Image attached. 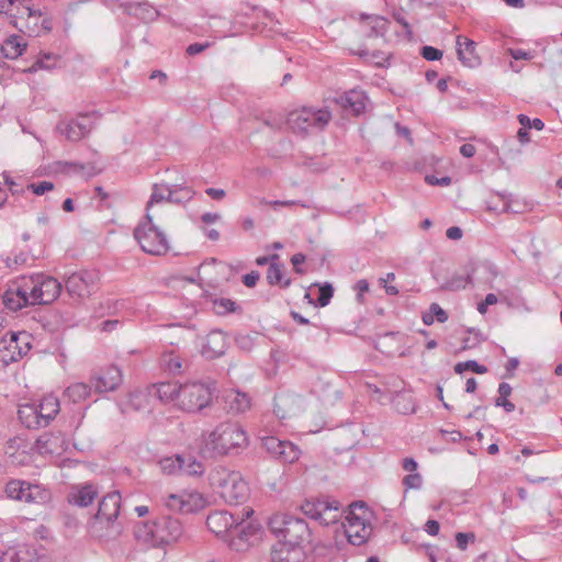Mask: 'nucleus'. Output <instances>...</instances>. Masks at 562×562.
<instances>
[{
    "instance_id": "59",
    "label": "nucleus",
    "mask_w": 562,
    "mask_h": 562,
    "mask_svg": "<svg viewBox=\"0 0 562 562\" xmlns=\"http://www.w3.org/2000/svg\"><path fill=\"white\" fill-rule=\"evenodd\" d=\"M420 55L423 58L429 61L439 60L442 57V50L434 47V46H423L420 49Z\"/></svg>"
},
{
    "instance_id": "64",
    "label": "nucleus",
    "mask_w": 562,
    "mask_h": 562,
    "mask_svg": "<svg viewBox=\"0 0 562 562\" xmlns=\"http://www.w3.org/2000/svg\"><path fill=\"white\" fill-rule=\"evenodd\" d=\"M355 290L357 291V301L363 303V295L369 291V282L366 279L358 280L355 284Z\"/></svg>"
},
{
    "instance_id": "26",
    "label": "nucleus",
    "mask_w": 562,
    "mask_h": 562,
    "mask_svg": "<svg viewBox=\"0 0 562 562\" xmlns=\"http://www.w3.org/2000/svg\"><path fill=\"white\" fill-rule=\"evenodd\" d=\"M368 98L363 91L352 89L336 99V102L345 110H350L353 115L363 113L367 106Z\"/></svg>"
},
{
    "instance_id": "33",
    "label": "nucleus",
    "mask_w": 562,
    "mask_h": 562,
    "mask_svg": "<svg viewBox=\"0 0 562 562\" xmlns=\"http://www.w3.org/2000/svg\"><path fill=\"white\" fill-rule=\"evenodd\" d=\"M26 49V43L18 35H11L1 45V55L7 59H16Z\"/></svg>"
},
{
    "instance_id": "2",
    "label": "nucleus",
    "mask_w": 562,
    "mask_h": 562,
    "mask_svg": "<svg viewBox=\"0 0 562 562\" xmlns=\"http://www.w3.org/2000/svg\"><path fill=\"white\" fill-rule=\"evenodd\" d=\"M268 527L271 533L279 539V541L292 544L293 547H301L311 543L312 532L307 522L289 514H276L269 521Z\"/></svg>"
},
{
    "instance_id": "8",
    "label": "nucleus",
    "mask_w": 562,
    "mask_h": 562,
    "mask_svg": "<svg viewBox=\"0 0 562 562\" xmlns=\"http://www.w3.org/2000/svg\"><path fill=\"white\" fill-rule=\"evenodd\" d=\"M134 237L147 254L159 256L169 249L166 235L153 224L149 213H146V221L134 229Z\"/></svg>"
},
{
    "instance_id": "36",
    "label": "nucleus",
    "mask_w": 562,
    "mask_h": 562,
    "mask_svg": "<svg viewBox=\"0 0 562 562\" xmlns=\"http://www.w3.org/2000/svg\"><path fill=\"white\" fill-rule=\"evenodd\" d=\"M181 391L182 384H178L176 382H161L156 385L157 396L162 402H170L177 398L179 404Z\"/></svg>"
},
{
    "instance_id": "61",
    "label": "nucleus",
    "mask_w": 562,
    "mask_h": 562,
    "mask_svg": "<svg viewBox=\"0 0 562 562\" xmlns=\"http://www.w3.org/2000/svg\"><path fill=\"white\" fill-rule=\"evenodd\" d=\"M393 19L403 26V29L405 30L406 34L408 36H412L413 32H412V27H411V24L408 23V21L406 20L405 18V13L403 10H398V11H394L393 14H392Z\"/></svg>"
},
{
    "instance_id": "32",
    "label": "nucleus",
    "mask_w": 562,
    "mask_h": 562,
    "mask_svg": "<svg viewBox=\"0 0 562 562\" xmlns=\"http://www.w3.org/2000/svg\"><path fill=\"white\" fill-rule=\"evenodd\" d=\"M18 417L29 429H40L44 427V425H42V418H40L36 404L20 405L18 409Z\"/></svg>"
},
{
    "instance_id": "47",
    "label": "nucleus",
    "mask_w": 562,
    "mask_h": 562,
    "mask_svg": "<svg viewBox=\"0 0 562 562\" xmlns=\"http://www.w3.org/2000/svg\"><path fill=\"white\" fill-rule=\"evenodd\" d=\"M169 192L170 186L167 184H154L153 192L149 201L147 202V213L151 210V207L161 202H169Z\"/></svg>"
},
{
    "instance_id": "41",
    "label": "nucleus",
    "mask_w": 562,
    "mask_h": 562,
    "mask_svg": "<svg viewBox=\"0 0 562 562\" xmlns=\"http://www.w3.org/2000/svg\"><path fill=\"white\" fill-rule=\"evenodd\" d=\"M26 496L24 497L25 503H35V504H44L49 501L50 493L45 487L29 483V486H25Z\"/></svg>"
},
{
    "instance_id": "14",
    "label": "nucleus",
    "mask_w": 562,
    "mask_h": 562,
    "mask_svg": "<svg viewBox=\"0 0 562 562\" xmlns=\"http://www.w3.org/2000/svg\"><path fill=\"white\" fill-rule=\"evenodd\" d=\"M237 513L227 510H214L206 518V526L217 537L224 538L229 542L234 526L236 524Z\"/></svg>"
},
{
    "instance_id": "19",
    "label": "nucleus",
    "mask_w": 562,
    "mask_h": 562,
    "mask_svg": "<svg viewBox=\"0 0 562 562\" xmlns=\"http://www.w3.org/2000/svg\"><path fill=\"white\" fill-rule=\"evenodd\" d=\"M99 491L92 483L77 484L71 486L67 494L69 504L85 508L91 505L98 497Z\"/></svg>"
},
{
    "instance_id": "12",
    "label": "nucleus",
    "mask_w": 562,
    "mask_h": 562,
    "mask_svg": "<svg viewBox=\"0 0 562 562\" xmlns=\"http://www.w3.org/2000/svg\"><path fill=\"white\" fill-rule=\"evenodd\" d=\"M261 447L273 459L281 463H293L299 460L301 450L288 440H280L273 436L261 438Z\"/></svg>"
},
{
    "instance_id": "27",
    "label": "nucleus",
    "mask_w": 562,
    "mask_h": 562,
    "mask_svg": "<svg viewBox=\"0 0 562 562\" xmlns=\"http://www.w3.org/2000/svg\"><path fill=\"white\" fill-rule=\"evenodd\" d=\"M0 562H38V553L34 547L22 544L8 549L0 557Z\"/></svg>"
},
{
    "instance_id": "57",
    "label": "nucleus",
    "mask_w": 562,
    "mask_h": 562,
    "mask_svg": "<svg viewBox=\"0 0 562 562\" xmlns=\"http://www.w3.org/2000/svg\"><path fill=\"white\" fill-rule=\"evenodd\" d=\"M403 485L406 490H419L423 485V477L419 473H411L403 477Z\"/></svg>"
},
{
    "instance_id": "9",
    "label": "nucleus",
    "mask_w": 562,
    "mask_h": 562,
    "mask_svg": "<svg viewBox=\"0 0 562 562\" xmlns=\"http://www.w3.org/2000/svg\"><path fill=\"white\" fill-rule=\"evenodd\" d=\"M213 390L212 384L202 382L182 384L179 407L189 413L200 412L211 403Z\"/></svg>"
},
{
    "instance_id": "46",
    "label": "nucleus",
    "mask_w": 562,
    "mask_h": 562,
    "mask_svg": "<svg viewBox=\"0 0 562 562\" xmlns=\"http://www.w3.org/2000/svg\"><path fill=\"white\" fill-rule=\"evenodd\" d=\"M181 462H183V454H176L166 457L159 461V467L162 473L167 475L180 474Z\"/></svg>"
},
{
    "instance_id": "4",
    "label": "nucleus",
    "mask_w": 562,
    "mask_h": 562,
    "mask_svg": "<svg viewBox=\"0 0 562 562\" xmlns=\"http://www.w3.org/2000/svg\"><path fill=\"white\" fill-rule=\"evenodd\" d=\"M370 510L363 502H355L349 506V512L341 522L348 542L353 546L364 544L372 533L369 521Z\"/></svg>"
},
{
    "instance_id": "62",
    "label": "nucleus",
    "mask_w": 562,
    "mask_h": 562,
    "mask_svg": "<svg viewBox=\"0 0 562 562\" xmlns=\"http://www.w3.org/2000/svg\"><path fill=\"white\" fill-rule=\"evenodd\" d=\"M507 53L515 59V60H530L533 58V54L528 50H524L520 48H508Z\"/></svg>"
},
{
    "instance_id": "54",
    "label": "nucleus",
    "mask_w": 562,
    "mask_h": 562,
    "mask_svg": "<svg viewBox=\"0 0 562 562\" xmlns=\"http://www.w3.org/2000/svg\"><path fill=\"white\" fill-rule=\"evenodd\" d=\"M467 370H471L477 374H484L487 372V368L477 363L475 360H468L464 362H458L454 366V372L458 374L463 373Z\"/></svg>"
},
{
    "instance_id": "17",
    "label": "nucleus",
    "mask_w": 562,
    "mask_h": 562,
    "mask_svg": "<svg viewBox=\"0 0 562 562\" xmlns=\"http://www.w3.org/2000/svg\"><path fill=\"white\" fill-rule=\"evenodd\" d=\"M27 13H18V16L11 20V25L14 26L22 33H26L30 36L40 35V21L44 15V12L40 9H33L29 4Z\"/></svg>"
},
{
    "instance_id": "42",
    "label": "nucleus",
    "mask_w": 562,
    "mask_h": 562,
    "mask_svg": "<svg viewBox=\"0 0 562 562\" xmlns=\"http://www.w3.org/2000/svg\"><path fill=\"white\" fill-rule=\"evenodd\" d=\"M181 475L198 477L205 471L204 464L192 456H183V462H181Z\"/></svg>"
},
{
    "instance_id": "30",
    "label": "nucleus",
    "mask_w": 562,
    "mask_h": 562,
    "mask_svg": "<svg viewBox=\"0 0 562 562\" xmlns=\"http://www.w3.org/2000/svg\"><path fill=\"white\" fill-rule=\"evenodd\" d=\"M36 408H37L40 418H42V425H44V427H46L59 413L60 405H59L58 398L50 394V395L44 396L41 400V402L38 404H36Z\"/></svg>"
},
{
    "instance_id": "25",
    "label": "nucleus",
    "mask_w": 562,
    "mask_h": 562,
    "mask_svg": "<svg viewBox=\"0 0 562 562\" xmlns=\"http://www.w3.org/2000/svg\"><path fill=\"white\" fill-rule=\"evenodd\" d=\"M123 11L131 16L137 18L145 23L153 22L159 16V11L148 1H127L121 4Z\"/></svg>"
},
{
    "instance_id": "44",
    "label": "nucleus",
    "mask_w": 562,
    "mask_h": 562,
    "mask_svg": "<svg viewBox=\"0 0 562 562\" xmlns=\"http://www.w3.org/2000/svg\"><path fill=\"white\" fill-rule=\"evenodd\" d=\"M3 303L7 308L13 312H16L25 306L31 305L27 299L20 295V293L14 288H11L8 291H5L3 295Z\"/></svg>"
},
{
    "instance_id": "7",
    "label": "nucleus",
    "mask_w": 562,
    "mask_h": 562,
    "mask_svg": "<svg viewBox=\"0 0 562 562\" xmlns=\"http://www.w3.org/2000/svg\"><path fill=\"white\" fill-rule=\"evenodd\" d=\"M301 509L304 515L323 526L337 524L342 515L341 504L329 496L308 498L301 505Z\"/></svg>"
},
{
    "instance_id": "1",
    "label": "nucleus",
    "mask_w": 562,
    "mask_h": 562,
    "mask_svg": "<svg viewBox=\"0 0 562 562\" xmlns=\"http://www.w3.org/2000/svg\"><path fill=\"white\" fill-rule=\"evenodd\" d=\"M121 508V495L112 492L102 497L97 514L89 521V531L97 538H111L121 533L122 525L116 522Z\"/></svg>"
},
{
    "instance_id": "34",
    "label": "nucleus",
    "mask_w": 562,
    "mask_h": 562,
    "mask_svg": "<svg viewBox=\"0 0 562 562\" xmlns=\"http://www.w3.org/2000/svg\"><path fill=\"white\" fill-rule=\"evenodd\" d=\"M27 13V0H0V15H4L9 23L18 16V13Z\"/></svg>"
},
{
    "instance_id": "5",
    "label": "nucleus",
    "mask_w": 562,
    "mask_h": 562,
    "mask_svg": "<svg viewBox=\"0 0 562 562\" xmlns=\"http://www.w3.org/2000/svg\"><path fill=\"white\" fill-rule=\"evenodd\" d=\"M205 441L215 452L228 454L246 447L248 437L238 424L223 423L209 434Z\"/></svg>"
},
{
    "instance_id": "37",
    "label": "nucleus",
    "mask_w": 562,
    "mask_h": 562,
    "mask_svg": "<svg viewBox=\"0 0 562 562\" xmlns=\"http://www.w3.org/2000/svg\"><path fill=\"white\" fill-rule=\"evenodd\" d=\"M160 366L172 374H179L183 371V360L175 350L166 351L161 355Z\"/></svg>"
},
{
    "instance_id": "38",
    "label": "nucleus",
    "mask_w": 562,
    "mask_h": 562,
    "mask_svg": "<svg viewBox=\"0 0 562 562\" xmlns=\"http://www.w3.org/2000/svg\"><path fill=\"white\" fill-rule=\"evenodd\" d=\"M30 336L26 333H10L9 345L5 346L7 349L14 350L18 349V358H22L31 348Z\"/></svg>"
},
{
    "instance_id": "31",
    "label": "nucleus",
    "mask_w": 562,
    "mask_h": 562,
    "mask_svg": "<svg viewBox=\"0 0 562 562\" xmlns=\"http://www.w3.org/2000/svg\"><path fill=\"white\" fill-rule=\"evenodd\" d=\"M37 282H40V273L27 277L23 276L16 281L14 289L20 293V295L27 299L31 305H35L37 297Z\"/></svg>"
},
{
    "instance_id": "28",
    "label": "nucleus",
    "mask_w": 562,
    "mask_h": 562,
    "mask_svg": "<svg viewBox=\"0 0 562 562\" xmlns=\"http://www.w3.org/2000/svg\"><path fill=\"white\" fill-rule=\"evenodd\" d=\"M33 449L40 454H59L64 450V440L54 434L44 432L35 440Z\"/></svg>"
},
{
    "instance_id": "13",
    "label": "nucleus",
    "mask_w": 562,
    "mask_h": 562,
    "mask_svg": "<svg viewBox=\"0 0 562 562\" xmlns=\"http://www.w3.org/2000/svg\"><path fill=\"white\" fill-rule=\"evenodd\" d=\"M57 131L70 142H78L86 137L93 128V120L89 114H80L57 124Z\"/></svg>"
},
{
    "instance_id": "16",
    "label": "nucleus",
    "mask_w": 562,
    "mask_h": 562,
    "mask_svg": "<svg viewBox=\"0 0 562 562\" xmlns=\"http://www.w3.org/2000/svg\"><path fill=\"white\" fill-rule=\"evenodd\" d=\"M254 510L251 508L241 509L237 513L236 524L232 533L229 544L239 549V542H248L249 538L255 536L258 527L249 520Z\"/></svg>"
},
{
    "instance_id": "51",
    "label": "nucleus",
    "mask_w": 562,
    "mask_h": 562,
    "mask_svg": "<svg viewBox=\"0 0 562 562\" xmlns=\"http://www.w3.org/2000/svg\"><path fill=\"white\" fill-rule=\"evenodd\" d=\"M60 58L54 54H42L36 61L27 69L29 72H35L37 69L50 70L57 66Z\"/></svg>"
},
{
    "instance_id": "40",
    "label": "nucleus",
    "mask_w": 562,
    "mask_h": 562,
    "mask_svg": "<svg viewBox=\"0 0 562 562\" xmlns=\"http://www.w3.org/2000/svg\"><path fill=\"white\" fill-rule=\"evenodd\" d=\"M194 191L187 186L172 184L170 186L169 203L184 204L192 200Z\"/></svg>"
},
{
    "instance_id": "48",
    "label": "nucleus",
    "mask_w": 562,
    "mask_h": 562,
    "mask_svg": "<svg viewBox=\"0 0 562 562\" xmlns=\"http://www.w3.org/2000/svg\"><path fill=\"white\" fill-rule=\"evenodd\" d=\"M435 319L439 323H445L448 319L447 312L438 303H431L429 310L423 314L425 325L429 326L434 324Z\"/></svg>"
},
{
    "instance_id": "55",
    "label": "nucleus",
    "mask_w": 562,
    "mask_h": 562,
    "mask_svg": "<svg viewBox=\"0 0 562 562\" xmlns=\"http://www.w3.org/2000/svg\"><path fill=\"white\" fill-rule=\"evenodd\" d=\"M333 295H334L333 285L328 282L324 283L323 285L319 286L316 305L322 306V307L328 305Z\"/></svg>"
},
{
    "instance_id": "35",
    "label": "nucleus",
    "mask_w": 562,
    "mask_h": 562,
    "mask_svg": "<svg viewBox=\"0 0 562 562\" xmlns=\"http://www.w3.org/2000/svg\"><path fill=\"white\" fill-rule=\"evenodd\" d=\"M296 398L288 394H279L274 397L273 413L279 419H285L294 414L293 405Z\"/></svg>"
},
{
    "instance_id": "53",
    "label": "nucleus",
    "mask_w": 562,
    "mask_h": 562,
    "mask_svg": "<svg viewBox=\"0 0 562 562\" xmlns=\"http://www.w3.org/2000/svg\"><path fill=\"white\" fill-rule=\"evenodd\" d=\"M394 404L401 414H408L415 412V403L411 395L397 394L394 398Z\"/></svg>"
},
{
    "instance_id": "21",
    "label": "nucleus",
    "mask_w": 562,
    "mask_h": 562,
    "mask_svg": "<svg viewBox=\"0 0 562 562\" xmlns=\"http://www.w3.org/2000/svg\"><path fill=\"white\" fill-rule=\"evenodd\" d=\"M305 549L278 541L271 550L272 562H304Z\"/></svg>"
},
{
    "instance_id": "45",
    "label": "nucleus",
    "mask_w": 562,
    "mask_h": 562,
    "mask_svg": "<svg viewBox=\"0 0 562 562\" xmlns=\"http://www.w3.org/2000/svg\"><path fill=\"white\" fill-rule=\"evenodd\" d=\"M472 272L473 269L468 271L465 274H453L441 285V289L446 291H459L465 289V286L472 282Z\"/></svg>"
},
{
    "instance_id": "58",
    "label": "nucleus",
    "mask_w": 562,
    "mask_h": 562,
    "mask_svg": "<svg viewBox=\"0 0 562 562\" xmlns=\"http://www.w3.org/2000/svg\"><path fill=\"white\" fill-rule=\"evenodd\" d=\"M30 260V256L25 251H20L14 254L13 256H9L5 260L7 267L16 268L19 266L26 265Z\"/></svg>"
},
{
    "instance_id": "6",
    "label": "nucleus",
    "mask_w": 562,
    "mask_h": 562,
    "mask_svg": "<svg viewBox=\"0 0 562 562\" xmlns=\"http://www.w3.org/2000/svg\"><path fill=\"white\" fill-rule=\"evenodd\" d=\"M211 481L221 497L228 504H240L249 495L248 484L238 472L217 471L212 475Z\"/></svg>"
},
{
    "instance_id": "24",
    "label": "nucleus",
    "mask_w": 562,
    "mask_h": 562,
    "mask_svg": "<svg viewBox=\"0 0 562 562\" xmlns=\"http://www.w3.org/2000/svg\"><path fill=\"white\" fill-rule=\"evenodd\" d=\"M360 20L361 32L368 38L384 36L387 32L389 21L381 15L362 13Z\"/></svg>"
},
{
    "instance_id": "11",
    "label": "nucleus",
    "mask_w": 562,
    "mask_h": 562,
    "mask_svg": "<svg viewBox=\"0 0 562 562\" xmlns=\"http://www.w3.org/2000/svg\"><path fill=\"white\" fill-rule=\"evenodd\" d=\"M206 504L203 495L196 491H182L176 494H168L164 497V505L171 512L180 514H193Z\"/></svg>"
},
{
    "instance_id": "3",
    "label": "nucleus",
    "mask_w": 562,
    "mask_h": 562,
    "mask_svg": "<svg viewBox=\"0 0 562 562\" xmlns=\"http://www.w3.org/2000/svg\"><path fill=\"white\" fill-rule=\"evenodd\" d=\"M138 539L154 547L172 544L183 536V527L178 518L161 516L151 522H145L135 531Z\"/></svg>"
},
{
    "instance_id": "56",
    "label": "nucleus",
    "mask_w": 562,
    "mask_h": 562,
    "mask_svg": "<svg viewBox=\"0 0 562 562\" xmlns=\"http://www.w3.org/2000/svg\"><path fill=\"white\" fill-rule=\"evenodd\" d=\"M517 120L518 122L521 124V126L526 127V128H535L537 131H541L543 130L544 127V123L542 120L540 119H533L531 120L528 115L526 114H519L517 116Z\"/></svg>"
},
{
    "instance_id": "39",
    "label": "nucleus",
    "mask_w": 562,
    "mask_h": 562,
    "mask_svg": "<svg viewBox=\"0 0 562 562\" xmlns=\"http://www.w3.org/2000/svg\"><path fill=\"white\" fill-rule=\"evenodd\" d=\"M267 281L270 285H279L286 289L291 285V279L284 278L283 266L278 261L271 262L267 270Z\"/></svg>"
},
{
    "instance_id": "60",
    "label": "nucleus",
    "mask_w": 562,
    "mask_h": 562,
    "mask_svg": "<svg viewBox=\"0 0 562 562\" xmlns=\"http://www.w3.org/2000/svg\"><path fill=\"white\" fill-rule=\"evenodd\" d=\"M27 189L32 190V192L36 195H42L48 191H52L54 189V183L50 181L31 183L27 186Z\"/></svg>"
},
{
    "instance_id": "43",
    "label": "nucleus",
    "mask_w": 562,
    "mask_h": 562,
    "mask_svg": "<svg viewBox=\"0 0 562 562\" xmlns=\"http://www.w3.org/2000/svg\"><path fill=\"white\" fill-rule=\"evenodd\" d=\"M91 392V386L86 383H74L65 390V396L72 403L85 401Z\"/></svg>"
},
{
    "instance_id": "22",
    "label": "nucleus",
    "mask_w": 562,
    "mask_h": 562,
    "mask_svg": "<svg viewBox=\"0 0 562 562\" xmlns=\"http://www.w3.org/2000/svg\"><path fill=\"white\" fill-rule=\"evenodd\" d=\"M457 54L463 66L475 68L481 64L479 55L475 53L476 43L462 35L457 36Z\"/></svg>"
},
{
    "instance_id": "23",
    "label": "nucleus",
    "mask_w": 562,
    "mask_h": 562,
    "mask_svg": "<svg viewBox=\"0 0 562 562\" xmlns=\"http://www.w3.org/2000/svg\"><path fill=\"white\" fill-rule=\"evenodd\" d=\"M226 347L225 334L222 330H212L202 346V355L207 359H215L225 353Z\"/></svg>"
},
{
    "instance_id": "20",
    "label": "nucleus",
    "mask_w": 562,
    "mask_h": 562,
    "mask_svg": "<svg viewBox=\"0 0 562 562\" xmlns=\"http://www.w3.org/2000/svg\"><path fill=\"white\" fill-rule=\"evenodd\" d=\"M36 304H50L61 292V283L49 276L40 273V282H37Z\"/></svg>"
},
{
    "instance_id": "49",
    "label": "nucleus",
    "mask_w": 562,
    "mask_h": 562,
    "mask_svg": "<svg viewBox=\"0 0 562 562\" xmlns=\"http://www.w3.org/2000/svg\"><path fill=\"white\" fill-rule=\"evenodd\" d=\"M512 391L513 389L508 383L502 382L498 385V397L495 400V405L503 407L507 413L515 411V404L507 400Z\"/></svg>"
},
{
    "instance_id": "29",
    "label": "nucleus",
    "mask_w": 562,
    "mask_h": 562,
    "mask_svg": "<svg viewBox=\"0 0 562 562\" xmlns=\"http://www.w3.org/2000/svg\"><path fill=\"white\" fill-rule=\"evenodd\" d=\"M226 408L235 414L244 413L250 407V397L238 390H228L224 394Z\"/></svg>"
},
{
    "instance_id": "10",
    "label": "nucleus",
    "mask_w": 562,
    "mask_h": 562,
    "mask_svg": "<svg viewBox=\"0 0 562 562\" xmlns=\"http://www.w3.org/2000/svg\"><path fill=\"white\" fill-rule=\"evenodd\" d=\"M331 114L327 109L302 108L291 112L289 125L293 131L306 133L311 128L323 130L330 121Z\"/></svg>"
},
{
    "instance_id": "15",
    "label": "nucleus",
    "mask_w": 562,
    "mask_h": 562,
    "mask_svg": "<svg viewBox=\"0 0 562 562\" xmlns=\"http://www.w3.org/2000/svg\"><path fill=\"white\" fill-rule=\"evenodd\" d=\"M95 281V272L83 270L69 276L66 280L65 286L71 296L81 299L90 295Z\"/></svg>"
},
{
    "instance_id": "50",
    "label": "nucleus",
    "mask_w": 562,
    "mask_h": 562,
    "mask_svg": "<svg viewBox=\"0 0 562 562\" xmlns=\"http://www.w3.org/2000/svg\"><path fill=\"white\" fill-rule=\"evenodd\" d=\"M25 486H29L27 482L12 480L7 484L5 493L12 499L24 502V497L26 496L27 491Z\"/></svg>"
},
{
    "instance_id": "18",
    "label": "nucleus",
    "mask_w": 562,
    "mask_h": 562,
    "mask_svg": "<svg viewBox=\"0 0 562 562\" xmlns=\"http://www.w3.org/2000/svg\"><path fill=\"white\" fill-rule=\"evenodd\" d=\"M122 382L121 370L115 366H110L100 370L91 378V384L99 393L115 390Z\"/></svg>"
},
{
    "instance_id": "63",
    "label": "nucleus",
    "mask_w": 562,
    "mask_h": 562,
    "mask_svg": "<svg viewBox=\"0 0 562 562\" xmlns=\"http://www.w3.org/2000/svg\"><path fill=\"white\" fill-rule=\"evenodd\" d=\"M474 535L471 533V532H458L456 535V541H457V547L461 550H465L467 547H468V543L469 541H473L474 540Z\"/></svg>"
},
{
    "instance_id": "52",
    "label": "nucleus",
    "mask_w": 562,
    "mask_h": 562,
    "mask_svg": "<svg viewBox=\"0 0 562 562\" xmlns=\"http://www.w3.org/2000/svg\"><path fill=\"white\" fill-rule=\"evenodd\" d=\"M213 308L218 315H226L228 313L241 311V307L235 301L226 297L215 299L213 301Z\"/></svg>"
}]
</instances>
